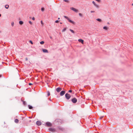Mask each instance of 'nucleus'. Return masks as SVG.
Segmentation results:
<instances>
[{
    "instance_id": "nucleus-1",
    "label": "nucleus",
    "mask_w": 133,
    "mask_h": 133,
    "mask_svg": "<svg viewBox=\"0 0 133 133\" xmlns=\"http://www.w3.org/2000/svg\"><path fill=\"white\" fill-rule=\"evenodd\" d=\"M64 17L68 21H69V22H70L71 23L73 24H75V22L70 20L69 19V18H68L67 16H64Z\"/></svg>"
},
{
    "instance_id": "nucleus-2",
    "label": "nucleus",
    "mask_w": 133,
    "mask_h": 133,
    "mask_svg": "<svg viewBox=\"0 0 133 133\" xmlns=\"http://www.w3.org/2000/svg\"><path fill=\"white\" fill-rule=\"evenodd\" d=\"M65 97L67 99H69L71 97V96L69 94L66 93L65 95Z\"/></svg>"
},
{
    "instance_id": "nucleus-3",
    "label": "nucleus",
    "mask_w": 133,
    "mask_h": 133,
    "mask_svg": "<svg viewBox=\"0 0 133 133\" xmlns=\"http://www.w3.org/2000/svg\"><path fill=\"white\" fill-rule=\"evenodd\" d=\"M77 99L74 97L72 99H71V101L72 102L74 103H76L77 102Z\"/></svg>"
},
{
    "instance_id": "nucleus-4",
    "label": "nucleus",
    "mask_w": 133,
    "mask_h": 133,
    "mask_svg": "<svg viewBox=\"0 0 133 133\" xmlns=\"http://www.w3.org/2000/svg\"><path fill=\"white\" fill-rule=\"evenodd\" d=\"M70 9L73 11L75 12H78V10L73 7H71L70 8Z\"/></svg>"
},
{
    "instance_id": "nucleus-5",
    "label": "nucleus",
    "mask_w": 133,
    "mask_h": 133,
    "mask_svg": "<svg viewBox=\"0 0 133 133\" xmlns=\"http://www.w3.org/2000/svg\"><path fill=\"white\" fill-rule=\"evenodd\" d=\"M65 92L64 91H62L60 93V95L61 96L65 94Z\"/></svg>"
},
{
    "instance_id": "nucleus-6",
    "label": "nucleus",
    "mask_w": 133,
    "mask_h": 133,
    "mask_svg": "<svg viewBox=\"0 0 133 133\" xmlns=\"http://www.w3.org/2000/svg\"><path fill=\"white\" fill-rule=\"evenodd\" d=\"M46 125L48 127H49L51 126V124L50 122H48L46 123Z\"/></svg>"
},
{
    "instance_id": "nucleus-7",
    "label": "nucleus",
    "mask_w": 133,
    "mask_h": 133,
    "mask_svg": "<svg viewBox=\"0 0 133 133\" xmlns=\"http://www.w3.org/2000/svg\"><path fill=\"white\" fill-rule=\"evenodd\" d=\"M92 3L97 8H98L99 7L98 5L96 4L94 1H93L92 2Z\"/></svg>"
},
{
    "instance_id": "nucleus-8",
    "label": "nucleus",
    "mask_w": 133,
    "mask_h": 133,
    "mask_svg": "<svg viewBox=\"0 0 133 133\" xmlns=\"http://www.w3.org/2000/svg\"><path fill=\"white\" fill-rule=\"evenodd\" d=\"M62 89L60 88H58L56 89V90L57 92H59Z\"/></svg>"
},
{
    "instance_id": "nucleus-9",
    "label": "nucleus",
    "mask_w": 133,
    "mask_h": 133,
    "mask_svg": "<svg viewBox=\"0 0 133 133\" xmlns=\"http://www.w3.org/2000/svg\"><path fill=\"white\" fill-rule=\"evenodd\" d=\"M36 124L37 125L39 126L41 125V122L39 121H38L36 122Z\"/></svg>"
},
{
    "instance_id": "nucleus-10",
    "label": "nucleus",
    "mask_w": 133,
    "mask_h": 133,
    "mask_svg": "<svg viewBox=\"0 0 133 133\" xmlns=\"http://www.w3.org/2000/svg\"><path fill=\"white\" fill-rule=\"evenodd\" d=\"M49 130L52 132H55V130L54 129L52 128H49Z\"/></svg>"
},
{
    "instance_id": "nucleus-11",
    "label": "nucleus",
    "mask_w": 133,
    "mask_h": 133,
    "mask_svg": "<svg viewBox=\"0 0 133 133\" xmlns=\"http://www.w3.org/2000/svg\"><path fill=\"white\" fill-rule=\"evenodd\" d=\"M43 51L44 52V53H48V50L46 49H43Z\"/></svg>"
},
{
    "instance_id": "nucleus-12",
    "label": "nucleus",
    "mask_w": 133,
    "mask_h": 133,
    "mask_svg": "<svg viewBox=\"0 0 133 133\" xmlns=\"http://www.w3.org/2000/svg\"><path fill=\"white\" fill-rule=\"evenodd\" d=\"M78 41H79V42L81 43L82 44H83V43L84 41L82 39H79L78 40Z\"/></svg>"
},
{
    "instance_id": "nucleus-13",
    "label": "nucleus",
    "mask_w": 133,
    "mask_h": 133,
    "mask_svg": "<svg viewBox=\"0 0 133 133\" xmlns=\"http://www.w3.org/2000/svg\"><path fill=\"white\" fill-rule=\"evenodd\" d=\"M21 101L23 102V104L24 105H26V103L25 101H23L22 99H21Z\"/></svg>"
},
{
    "instance_id": "nucleus-14",
    "label": "nucleus",
    "mask_w": 133,
    "mask_h": 133,
    "mask_svg": "<svg viewBox=\"0 0 133 133\" xmlns=\"http://www.w3.org/2000/svg\"><path fill=\"white\" fill-rule=\"evenodd\" d=\"M19 122V120L18 119H16L15 120V123H18Z\"/></svg>"
},
{
    "instance_id": "nucleus-15",
    "label": "nucleus",
    "mask_w": 133,
    "mask_h": 133,
    "mask_svg": "<svg viewBox=\"0 0 133 133\" xmlns=\"http://www.w3.org/2000/svg\"><path fill=\"white\" fill-rule=\"evenodd\" d=\"M19 24H20V25H22L23 24V22L22 21H20L19 22Z\"/></svg>"
},
{
    "instance_id": "nucleus-16",
    "label": "nucleus",
    "mask_w": 133,
    "mask_h": 133,
    "mask_svg": "<svg viewBox=\"0 0 133 133\" xmlns=\"http://www.w3.org/2000/svg\"><path fill=\"white\" fill-rule=\"evenodd\" d=\"M96 20L97 21H98L99 22H102V20L101 19L99 18H97L96 19Z\"/></svg>"
},
{
    "instance_id": "nucleus-17",
    "label": "nucleus",
    "mask_w": 133,
    "mask_h": 133,
    "mask_svg": "<svg viewBox=\"0 0 133 133\" xmlns=\"http://www.w3.org/2000/svg\"><path fill=\"white\" fill-rule=\"evenodd\" d=\"M103 29L106 30H107L108 29V28L107 26H104L103 27Z\"/></svg>"
},
{
    "instance_id": "nucleus-18",
    "label": "nucleus",
    "mask_w": 133,
    "mask_h": 133,
    "mask_svg": "<svg viewBox=\"0 0 133 133\" xmlns=\"http://www.w3.org/2000/svg\"><path fill=\"white\" fill-rule=\"evenodd\" d=\"M29 109H32V107L29 105H28Z\"/></svg>"
},
{
    "instance_id": "nucleus-19",
    "label": "nucleus",
    "mask_w": 133,
    "mask_h": 133,
    "mask_svg": "<svg viewBox=\"0 0 133 133\" xmlns=\"http://www.w3.org/2000/svg\"><path fill=\"white\" fill-rule=\"evenodd\" d=\"M9 6L8 5H6L5 6V7L7 9L9 8Z\"/></svg>"
},
{
    "instance_id": "nucleus-20",
    "label": "nucleus",
    "mask_w": 133,
    "mask_h": 133,
    "mask_svg": "<svg viewBox=\"0 0 133 133\" xmlns=\"http://www.w3.org/2000/svg\"><path fill=\"white\" fill-rule=\"evenodd\" d=\"M66 29V28H65L64 29L62 30V32H64L65 31Z\"/></svg>"
},
{
    "instance_id": "nucleus-21",
    "label": "nucleus",
    "mask_w": 133,
    "mask_h": 133,
    "mask_svg": "<svg viewBox=\"0 0 133 133\" xmlns=\"http://www.w3.org/2000/svg\"><path fill=\"white\" fill-rule=\"evenodd\" d=\"M70 30L72 33H74V31L73 30L71 29H70Z\"/></svg>"
},
{
    "instance_id": "nucleus-22",
    "label": "nucleus",
    "mask_w": 133,
    "mask_h": 133,
    "mask_svg": "<svg viewBox=\"0 0 133 133\" xmlns=\"http://www.w3.org/2000/svg\"><path fill=\"white\" fill-rule=\"evenodd\" d=\"M44 42L43 41H42L40 42V44H43L44 43Z\"/></svg>"
},
{
    "instance_id": "nucleus-23",
    "label": "nucleus",
    "mask_w": 133,
    "mask_h": 133,
    "mask_svg": "<svg viewBox=\"0 0 133 133\" xmlns=\"http://www.w3.org/2000/svg\"><path fill=\"white\" fill-rule=\"evenodd\" d=\"M63 1L67 3H69V1L68 0H63Z\"/></svg>"
},
{
    "instance_id": "nucleus-24",
    "label": "nucleus",
    "mask_w": 133,
    "mask_h": 133,
    "mask_svg": "<svg viewBox=\"0 0 133 133\" xmlns=\"http://www.w3.org/2000/svg\"><path fill=\"white\" fill-rule=\"evenodd\" d=\"M11 25L12 26H13L14 25V22H12L11 23Z\"/></svg>"
},
{
    "instance_id": "nucleus-25",
    "label": "nucleus",
    "mask_w": 133,
    "mask_h": 133,
    "mask_svg": "<svg viewBox=\"0 0 133 133\" xmlns=\"http://www.w3.org/2000/svg\"><path fill=\"white\" fill-rule=\"evenodd\" d=\"M50 92L49 91H48V94H47L48 96H50Z\"/></svg>"
},
{
    "instance_id": "nucleus-26",
    "label": "nucleus",
    "mask_w": 133,
    "mask_h": 133,
    "mask_svg": "<svg viewBox=\"0 0 133 133\" xmlns=\"http://www.w3.org/2000/svg\"><path fill=\"white\" fill-rule=\"evenodd\" d=\"M41 11H43L44 10V8H42L41 9Z\"/></svg>"
},
{
    "instance_id": "nucleus-27",
    "label": "nucleus",
    "mask_w": 133,
    "mask_h": 133,
    "mask_svg": "<svg viewBox=\"0 0 133 133\" xmlns=\"http://www.w3.org/2000/svg\"><path fill=\"white\" fill-rule=\"evenodd\" d=\"M29 42H30L32 44H33V42L31 41H30Z\"/></svg>"
},
{
    "instance_id": "nucleus-28",
    "label": "nucleus",
    "mask_w": 133,
    "mask_h": 133,
    "mask_svg": "<svg viewBox=\"0 0 133 133\" xmlns=\"http://www.w3.org/2000/svg\"><path fill=\"white\" fill-rule=\"evenodd\" d=\"M41 23L43 25L44 24L43 23V21H41Z\"/></svg>"
},
{
    "instance_id": "nucleus-29",
    "label": "nucleus",
    "mask_w": 133,
    "mask_h": 133,
    "mask_svg": "<svg viewBox=\"0 0 133 133\" xmlns=\"http://www.w3.org/2000/svg\"><path fill=\"white\" fill-rule=\"evenodd\" d=\"M79 15L80 16H82V14L80 13H79Z\"/></svg>"
},
{
    "instance_id": "nucleus-30",
    "label": "nucleus",
    "mask_w": 133,
    "mask_h": 133,
    "mask_svg": "<svg viewBox=\"0 0 133 133\" xmlns=\"http://www.w3.org/2000/svg\"><path fill=\"white\" fill-rule=\"evenodd\" d=\"M29 22L31 24H32V22L31 21H29Z\"/></svg>"
},
{
    "instance_id": "nucleus-31",
    "label": "nucleus",
    "mask_w": 133,
    "mask_h": 133,
    "mask_svg": "<svg viewBox=\"0 0 133 133\" xmlns=\"http://www.w3.org/2000/svg\"><path fill=\"white\" fill-rule=\"evenodd\" d=\"M103 117H104L103 116H102L101 117H100L99 119H102Z\"/></svg>"
},
{
    "instance_id": "nucleus-32",
    "label": "nucleus",
    "mask_w": 133,
    "mask_h": 133,
    "mask_svg": "<svg viewBox=\"0 0 133 133\" xmlns=\"http://www.w3.org/2000/svg\"><path fill=\"white\" fill-rule=\"evenodd\" d=\"M59 22V21L58 20H56L55 21V22L56 23H58Z\"/></svg>"
},
{
    "instance_id": "nucleus-33",
    "label": "nucleus",
    "mask_w": 133,
    "mask_h": 133,
    "mask_svg": "<svg viewBox=\"0 0 133 133\" xmlns=\"http://www.w3.org/2000/svg\"><path fill=\"white\" fill-rule=\"evenodd\" d=\"M32 19L34 21L35 20V17H33L32 18Z\"/></svg>"
},
{
    "instance_id": "nucleus-34",
    "label": "nucleus",
    "mask_w": 133,
    "mask_h": 133,
    "mask_svg": "<svg viewBox=\"0 0 133 133\" xmlns=\"http://www.w3.org/2000/svg\"><path fill=\"white\" fill-rule=\"evenodd\" d=\"M96 1H97V2H100V1H101V0H95Z\"/></svg>"
},
{
    "instance_id": "nucleus-35",
    "label": "nucleus",
    "mask_w": 133,
    "mask_h": 133,
    "mask_svg": "<svg viewBox=\"0 0 133 133\" xmlns=\"http://www.w3.org/2000/svg\"><path fill=\"white\" fill-rule=\"evenodd\" d=\"M90 12H91V13L94 12H95V11H90Z\"/></svg>"
},
{
    "instance_id": "nucleus-36",
    "label": "nucleus",
    "mask_w": 133,
    "mask_h": 133,
    "mask_svg": "<svg viewBox=\"0 0 133 133\" xmlns=\"http://www.w3.org/2000/svg\"><path fill=\"white\" fill-rule=\"evenodd\" d=\"M69 92H72V90H69Z\"/></svg>"
},
{
    "instance_id": "nucleus-37",
    "label": "nucleus",
    "mask_w": 133,
    "mask_h": 133,
    "mask_svg": "<svg viewBox=\"0 0 133 133\" xmlns=\"http://www.w3.org/2000/svg\"><path fill=\"white\" fill-rule=\"evenodd\" d=\"M29 85H32V84L31 83H29Z\"/></svg>"
},
{
    "instance_id": "nucleus-38",
    "label": "nucleus",
    "mask_w": 133,
    "mask_h": 133,
    "mask_svg": "<svg viewBox=\"0 0 133 133\" xmlns=\"http://www.w3.org/2000/svg\"><path fill=\"white\" fill-rule=\"evenodd\" d=\"M50 38L51 39L52 38V37L51 36H50Z\"/></svg>"
},
{
    "instance_id": "nucleus-39",
    "label": "nucleus",
    "mask_w": 133,
    "mask_h": 133,
    "mask_svg": "<svg viewBox=\"0 0 133 133\" xmlns=\"http://www.w3.org/2000/svg\"><path fill=\"white\" fill-rule=\"evenodd\" d=\"M26 61H27L28 60V59H27V58H26Z\"/></svg>"
},
{
    "instance_id": "nucleus-40",
    "label": "nucleus",
    "mask_w": 133,
    "mask_h": 133,
    "mask_svg": "<svg viewBox=\"0 0 133 133\" xmlns=\"http://www.w3.org/2000/svg\"><path fill=\"white\" fill-rule=\"evenodd\" d=\"M107 24H109V22H108V23H107Z\"/></svg>"
},
{
    "instance_id": "nucleus-41",
    "label": "nucleus",
    "mask_w": 133,
    "mask_h": 133,
    "mask_svg": "<svg viewBox=\"0 0 133 133\" xmlns=\"http://www.w3.org/2000/svg\"><path fill=\"white\" fill-rule=\"evenodd\" d=\"M1 14H0V17L1 16Z\"/></svg>"
},
{
    "instance_id": "nucleus-42",
    "label": "nucleus",
    "mask_w": 133,
    "mask_h": 133,
    "mask_svg": "<svg viewBox=\"0 0 133 133\" xmlns=\"http://www.w3.org/2000/svg\"><path fill=\"white\" fill-rule=\"evenodd\" d=\"M60 19L59 18H58V19Z\"/></svg>"
},
{
    "instance_id": "nucleus-43",
    "label": "nucleus",
    "mask_w": 133,
    "mask_h": 133,
    "mask_svg": "<svg viewBox=\"0 0 133 133\" xmlns=\"http://www.w3.org/2000/svg\"><path fill=\"white\" fill-rule=\"evenodd\" d=\"M132 5L133 6V3L132 4Z\"/></svg>"
},
{
    "instance_id": "nucleus-44",
    "label": "nucleus",
    "mask_w": 133,
    "mask_h": 133,
    "mask_svg": "<svg viewBox=\"0 0 133 133\" xmlns=\"http://www.w3.org/2000/svg\"><path fill=\"white\" fill-rule=\"evenodd\" d=\"M1 77V75H0V77Z\"/></svg>"
},
{
    "instance_id": "nucleus-45",
    "label": "nucleus",
    "mask_w": 133,
    "mask_h": 133,
    "mask_svg": "<svg viewBox=\"0 0 133 133\" xmlns=\"http://www.w3.org/2000/svg\"><path fill=\"white\" fill-rule=\"evenodd\" d=\"M61 23V24H62V23Z\"/></svg>"
}]
</instances>
